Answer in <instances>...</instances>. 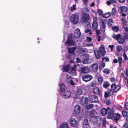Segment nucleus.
<instances>
[{
  "instance_id": "nucleus-61",
  "label": "nucleus",
  "mask_w": 128,
  "mask_h": 128,
  "mask_svg": "<svg viewBox=\"0 0 128 128\" xmlns=\"http://www.w3.org/2000/svg\"><path fill=\"white\" fill-rule=\"evenodd\" d=\"M111 103V101L109 100H107L106 102V104L108 105H109Z\"/></svg>"
},
{
  "instance_id": "nucleus-39",
  "label": "nucleus",
  "mask_w": 128,
  "mask_h": 128,
  "mask_svg": "<svg viewBox=\"0 0 128 128\" xmlns=\"http://www.w3.org/2000/svg\"><path fill=\"white\" fill-rule=\"evenodd\" d=\"M126 72L125 73V75H124V77L126 78L127 79V76H128V68H126Z\"/></svg>"
},
{
  "instance_id": "nucleus-49",
  "label": "nucleus",
  "mask_w": 128,
  "mask_h": 128,
  "mask_svg": "<svg viewBox=\"0 0 128 128\" xmlns=\"http://www.w3.org/2000/svg\"><path fill=\"white\" fill-rule=\"evenodd\" d=\"M122 23L123 24V26H126V20L124 19H122Z\"/></svg>"
},
{
  "instance_id": "nucleus-37",
  "label": "nucleus",
  "mask_w": 128,
  "mask_h": 128,
  "mask_svg": "<svg viewBox=\"0 0 128 128\" xmlns=\"http://www.w3.org/2000/svg\"><path fill=\"white\" fill-rule=\"evenodd\" d=\"M110 14L109 12L106 13L102 15V16L105 18H108L110 16Z\"/></svg>"
},
{
  "instance_id": "nucleus-38",
  "label": "nucleus",
  "mask_w": 128,
  "mask_h": 128,
  "mask_svg": "<svg viewBox=\"0 0 128 128\" xmlns=\"http://www.w3.org/2000/svg\"><path fill=\"white\" fill-rule=\"evenodd\" d=\"M60 128H68V126L66 124H63L60 125Z\"/></svg>"
},
{
  "instance_id": "nucleus-32",
  "label": "nucleus",
  "mask_w": 128,
  "mask_h": 128,
  "mask_svg": "<svg viewBox=\"0 0 128 128\" xmlns=\"http://www.w3.org/2000/svg\"><path fill=\"white\" fill-rule=\"evenodd\" d=\"M94 106L93 104H90L86 106L85 108L86 110H89L92 108Z\"/></svg>"
},
{
  "instance_id": "nucleus-62",
  "label": "nucleus",
  "mask_w": 128,
  "mask_h": 128,
  "mask_svg": "<svg viewBox=\"0 0 128 128\" xmlns=\"http://www.w3.org/2000/svg\"><path fill=\"white\" fill-rule=\"evenodd\" d=\"M96 83L92 82V84H91V86L92 87H95L96 86Z\"/></svg>"
},
{
  "instance_id": "nucleus-42",
  "label": "nucleus",
  "mask_w": 128,
  "mask_h": 128,
  "mask_svg": "<svg viewBox=\"0 0 128 128\" xmlns=\"http://www.w3.org/2000/svg\"><path fill=\"white\" fill-rule=\"evenodd\" d=\"M70 71L72 73H74L76 72V68L74 67H72L70 68Z\"/></svg>"
},
{
  "instance_id": "nucleus-59",
  "label": "nucleus",
  "mask_w": 128,
  "mask_h": 128,
  "mask_svg": "<svg viewBox=\"0 0 128 128\" xmlns=\"http://www.w3.org/2000/svg\"><path fill=\"white\" fill-rule=\"evenodd\" d=\"M86 39L89 42L91 41L92 40V38L90 37H87L86 38Z\"/></svg>"
},
{
  "instance_id": "nucleus-54",
  "label": "nucleus",
  "mask_w": 128,
  "mask_h": 128,
  "mask_svg": "<svg viewBox=\"0 0 128 128\" xmlns=\"http://www.w3.org/2000/svg\"><path fill=\"white\" fill-rule=\"evenodd\" d=\"M116 48L117 50L120 51L122 50V47L120 46H117Z\"/></svg>"
},
{
  "instance_id": "nucleus-47",
  "label": "nucleus",
  "mask_w": 128,
  "mask_h": 128,
  "mask_svg": "<svg viewBox=\"0 0 128 128\" xmlns=\"http://www.w3.org/2000/svg\"><path fill=\"white\" fill-rule=\"evenodd\" d=\"M97 11L99 15L101 16L102 14V11L101 10L98 9Z\"/></svg>"
},
{
  "instance_id": "nucleus-55",
  "label": "nucleus",
  "mask_w": 128,
  "mask_h": 128,
  "mask_svg": "<svg viewBox=\"0 0 128 128\" xmlns=\"http://www.w3.org/2000/svg\"><path fill=\"white\" fill-rule=\"evenodd\" d=\"M123 56L124 58V59L126 60H127L128 59V58L127 56L125 53L123 54Z\"/></svg>"
},
{
  "instance_id": "nucleus-51",
  "label": "nucleus",
  "mask_w": 128,
  "mask_h": 128,
  "mask_svg": "<svg viewBox=\"0 0 128 128\" xmlns=\"http://www.w3.org/2000/svg\"><path fill=\"white\" fill-rule=\"evenodd\" d=\"M110 80L111 82H113L116 81V79L114 77H112L110 78Z\"/></svg>"
},
{
  "instance_id": "nucleus-17",
  "label": "nucleus",
  "mask_w": 128,
  "mask_h": 128,
  "mask_svg": "<svg viewBox=\"0 0 128 128\" xmlns=\"http://www.w3.org/2000/svg\"><path fill=\"white\" fill-rule=\"evenodd\" d=\"M92 70L94 72H96L98 69V65L96 63H94L92 64L91 66Z\"/></svg>"
},
{
  "instance_id": "nucleus-9",
  "label": "nucleus",
  "mask_w": 128,
  "mask_h": 128,
  "mask_svg": "<svg viewBox=\"0 0 128 128\" xmlns=\"http://www.w3.org/2000/svg\"><path fill=\"white\" fill-rule=\"evenodd\" d=\"M111 88L112 90H113L114 92H116L120 89V86H116L115 83H114L111 84Z\"/></svg>"
},
{
  "instance_id": "nucleus-58",
  "label": "nucleus",
  "mask_w": 128,
  "mask_h": 128,
  "mask_svg": "<svg viewBox=\"0 0 128 128\" xmlns=\"http://www.w3.org/2000/svg\"><path fill=\"white\" fill-rule=\"evenodd\" d=\"M76 62L77 63L80 62L81 61L79 58H76Z\"/></svg>"
},
{
  "instance_id": "nucleus-24",
  "label": "nucleus",
  "mask_w": 128,
  "mask_h": 128,
  "mask_svg": "<svg viewBox=\"0 0 128 128\" xmlns=\"http://www.w3.org/2000/svg\"><path fill=\"white\" fill-rule=\"evenodd\" d=\"M82 94V89L79 88L77 89L76 92V94L77 96H79L80 95Z\"/></svg>"
},
{
  "instance_id": "nucleus-5",
  "label": "nucleus",
  "mask_w": 128,
  "mask_h": 128,
  "mask_svg": "<svg viewBox=\"0 0 128 128\" xmlns=\"http://www.w3.org/2000/svg\"><path fill=\"white\" fill-rule=\"evenodd\" d=\"M79 16L77 14H73L70 18V19L72 22L74 24H76L79 20Z\"/></svg>"
},
{
  "instance_id": "nucleus-23",
  "label": "nucleus",
  "mask_w": 128,
  "mask_h": 128,
  "mask_svg": "<svg viewBox=\"0 0 128 128\" xmlns=\"http://www.w3.org/2000/svg\"><path fill=\"white\" fill-rule=\"evenodd\" d=\"M76 49L75 47H72L71 48H69L68 49V53L70 54L73 53Z\"/></svg>"
},
{
  "instance_id": "nucleus-53",
  "label": "nucleus",
  "mask_w": 128,
  "mask_h": 128,
  "mask_svg": "<svg viewBox=\"0 0 128 128\" xmlns=\"http://www.w3.org/2000/svg\"><path fill=\"white\" fill-rule=\"evenodd\" d=\"M122 128H128V123H125L123 126Z\"/></svg>"
},
{
  "instance_id": "nucleus-52",
  "label": "nucleus",
  "mask_w": 128,
  "mask_h": 128,
  "mask_svg": "<svg viewBox=\"0 0 128 128\" xmlns=\"http://www.w3.org/2000/svg\"><path fill=\"white\" fill-rule=\"evenodd\" d=\"M109 94H108V92H105L104 93V97L106 98H108V96H110V95H109Z\"/></svg>"
},
{
  "instance_id": "nucleus-4",
  "label": "nucleus",
  "mask_w": 128,
  "mask_h": 128,
  "mask_svg": "<svg viewBox=\"0 0 128 128\" xmlns=\"http://www.w3.org/2000/svg\"><path fill=\"white\" fill-rule=\"evenodd\" d=\"M73 38L72 34H70L68 36L67 40L65 43V45L67 44L68 46H73L74 45V42L73 40Z\"/></svg>"
},
{
  "instance_id": "nucleus-11",
  "label": "nucleus",
  "mask_w": 128,
  "mask_h": 128,
  "mask_svg": "<svg viewBox=\"0 0 128 128\" xmlns=\"http://www.w3.org/2000/svg\"><path fill=\"white\" fill-rule=\"evenodd\" d=\"M89 70L88 66H85L81 68L79 71L80 73L86 74L89 72Z\"/></svg>"
},
{
  "instance_id": "nucleus-28",
  "label": "nucleus",
  "mask_w": 128,
  "mask_h": 128,
  "mask_svg": "<svg viewBox=\"0 0 128 128\" xmlns=\"http://www.w3.org/2000/svg\"><path fill=\"white\" fill-rule=\"evenodd\" d=\"M109 61V58L107 56L105 57H103L102 58V61L101 62H102L104 61L105 62H108Z\"/></svg>"
},
{
  "instance_id": "nucleus-56",
  "label": "nucleus",
  "mask_w": 128,
  "mask_h": 128,
  "mask_svg": "<svg viewBox=\"0 0 128 128\" xmlns=\"http://www.w3.org/2000/svg\"><path fill=\"white\" fill-rule=\"evenodd\" d=\"M126 26H123L125 31L126 32H128V28H126Z\"/></svg>"
},
{
  "instance_id": "nucleus-64",
  "label": "nucleus",
  "mask_w": 128,
  "mask_h": 128,
  "mask_svg": "<svg viewBox=\"0 0 128 128\" xmlns=\"http://www.w3.org/2000/svg\"><path fill=\"white\" fill-rule=\"evenodd\" d=\"M96 33L97 34V36H98L100 34V31L99 30H96Z\"/></svg>"
},
{
  "instance_id": "nucleus-27",
  "label": "nucleus",
  "mask_w": 128,
  "mask_h": 128,
  "mask_svg": "<svg viewBox=\"0 0 128 128\" xmlns=\"http://www.w3.org/2000/svg\"><path fill=\"white\" fill-rule=\"evenodd\" d=\"M105 66V64L104 62H101L99 66V70H101Z\"/></svg>"
},
{
  "instance_id": "nucleus-13",
  "label": "nucleus",
  "mask_w": 128,
  "mask_h": 128,
  "mask_svg": "<svg viewBox=\"0 0 128 128\" xmlns=\"http://www.w3.org/2000/svg\"><path fill=\"white\" fill-rule=\"evenodd\" d=\"M97 20V18L96 17H94L93 19V21L92 24V27L94 30H96L98 26Z\"/></svg>"
},
{
  "instance_id": "nucleus-34",
  "label": "nucleus",
  "mask_w": 128,
  "mask_h": 128,
  "mask_svg": "<svg viewBox=\"0 0 128 128\" xmlns=\"http://www.w3.org/2000/svg\"><path fill=\"white\" fill-rule=\"evenodd\" d=\"M89 58H84L82 61V63L84 64H86L89 63Z\"/></svg>"
},
{
  "instance_id": "nucleus-20",
  "label": "nucleus",
  "mask_w": 128,
  "mask_h": 128,
  "mask_svg": "<svg viewBox=\"0 0 128 128\" xmlns=\"http://www.w3.org/2000/svg\"><path fill=\"white\" fill-rule=\"evenodd\" d=\"M94 94L100 96L101 95L99 89L98 87H95L93 89Z\"/></svg>"
},
{
  "instance_id": "nucleus-2",
  "label": "nucleus",
  "mask_w": 128,
  "mask_h": 128,
  "mask_svg": "<svg viewBox=\"0 0 128 128\" xmlns=\"http://www.w3.org/2000/svg\"><path fill=\"white\" fill-rule=\"evenodd\" d=\"M94 55L96 58L98 59H99L100 58V56L99 54L102 56H104L106 54V52L105 51V48L104 47L100 46L98 51L96 50H94Z\"/></svg>"
},
{
  "instance_id": "nucleus-48",
  "label": "nucleus",
  "mask_w": 128,
  "mask_h": 128,
  "mask_svg": "<svg viewBox=\"0 0 128 128\" xmlns=\"http://www.w3.org/2000/svg\"><path fill=\"white\" fill-rule=\"evenodd\" d=\"M75 5L74 4H73L72 6L70 7V10L71 11H72L73 10H76V8H75Z\"/></svg>"
},
{
  "instance_id": "nucleus-41",
  "label": "nucleus",
  "mask_w": 128,
  "mask_h": 128,
  "mask_svg": "<svg viewBox=\"0 0 128 128\" xmlns=\"http://www.w3.org/2000/svg\"><path fill=\"white\" fill-rule=\"evenodd\" d=\"M124 40H127L128 39V33H124Z\"/></svg>"
},
{
  "instance_id": "nucleus-35",
  "label": "nucleus",
  "mask_w": 128,
  "mask_h": 128,
  "mask_svg": "<svg viewBox=\"0 0 128 128\" xmlns=\"http://www.w3.org/2000/svg\"><path fill=\"white\" fill-rule=\"evenodd\" d=\"M124 8L126 9L127 8L125 6H124L118 9V11L121 14L123 12V9Z\"/></svg>"
},
{
  "instance_id": "nucleus-6",
  "label": "nucleus",
  "mask_w": 128,
  "mask_h": 128,
  "mask_svg": "<svg viewBox=\"0 0 128 128\" xmlns=\"http://www.w3.org/2000/svg\"><path fill=\"white\" fill-rule=\"evenodd\" d=\"M88 100L87 97L82 96L80 100V104L83 106H86L88 104Z\"/></svg>"
},
{
  "instance_id": "nucleus-43",
  "label": "nucleus",
  "mask_w": 128,
  "mask_h": 128,
  "mask_svg": "<svg viewBox=\"0 0 128 128\" xmlns=\"http://www.w3.org/2000/svg\"><path fill=\"white\" fill-rule=\"evenodd\" d=\"M98 80L99 83L100 84H102L103 81L102 78L101 77H99L98 78Z\"/></svg>"
},
{
  "instance_id": "nucleus-3",
  "label": "nucleus",
  "mask_w": 128,
  "mask_h": 128,
  "mask_svg": "<svg viewBox=\"0 0 128 128\" xmlns=\"http://www.w3.org/2000/svg\"><path fill=\"white\" fill-rule=\"evenodd\" d=\"M90 19V16L89 14L84 12H82L80 18V21L81 23L86 24L88 22V21Z\"/></svg>"
},
{
  "instance_id": "nucleus-33",
  "label": "nucleus",
  "mask_w": 128,
  "mask_h": 128,
  "mask_svg": "<svg viewBox=\"0 0 128 128\" xmlns=\"http://www.w3.org/2000/svg\"><path fill=\"white\" fill-rule=\"evenodd\" d=\"M103 72L104 74H108L110 73V70L108 68H105L103 70Z\"/></svg>"
},
{
  "instance_id": "nucleus-8",
  "label": "nucleus",
  "mask_w": 128,
  "mask_h": 128,
  "mask_svg": "<svg viewBox=\"0 0 128 128\" xmlns=\"http://www.w3.org/2000/svg\"><path fill=\"white\" fill-rule=\"evenodd\" d=\"M106 23V22H105L104 20H101L100 22V30L103 32V33L105 32V30L106 28L105 24Z\"/></svg>"
},
{
  "instance_id": "nucleus-57",
  "label": "nucleus",
  "mask_w": 128,
  "mask_h": 128,
  "mask_svg": "<svg viewBox=\"0 0 128 128\" xmlns=\"http://www.w3.org/2000/svg\"><path fill=\"white\" fill-rule=\"evenodd\" d=\"M108 47L110 49L111 51H112L113 48L114 47V45H110L108 46Z\"/></svg>"
},
{
  "instance_id": "nucleus-46",
  "label": "nucleus",
  "mask_w": 128,
  "mask_h": 128,
  "mask_svg": "<svg viewBox=\"0 0 128 128\" xmlns=\"http://www.w3.org/2000/svg\"><path fill=\"white\" fill-rule=\"evenodd\" d=\"M122 116L124 117H125L127 116V113L125 110H123L122 112Z\"/></svg>"
},
{
  "instance_id": "nucleus-10",
  "label": "nucleus",
  "mask_w": 128,
  "mask_h": 128,
  "mask_svg": "<svg viewBox=\"0 0 128 128\" xmlns=\"http://www.w3.org/2000/svg\"><path fill=\"white\" fill-rule=\"evenodd\" d=\"M60 94L63 98H67L70 97L71 93L69 91H66L64 92L61 93Z\"/></svg>"
},
{
  "instance_id": "nucleus-7",
  "label": "nucleus",
  "mask_w": 128,
  "mask_h": 128,
  "mask_svg": "<svg viewBox=\"0 0 128 128\" xmlns=\"http://www.w3.org/2000/svg\"><path fill=\"white\" fill-rule=\"evenodd\" d=\"M82 80L86 82L90 80L93 78L92 76L90 74H83L82 76Z\"/></svg>"
},
{
  "instance_id": "nucleus-15",
  "label": "nucleus",
  "mask_w": 128,
  "mask_h": 128,
  "mask_svg": "<svg viewBox=\"0 0 128 128\" xmlns=\"http://www.w3.org/2000/svg\"><path fill=\"white\" fill-rule=\"evenodd\" d=\"M80 107L78 105H76L74 106V112L75 114L77 116L79 114L80 112Z\"/></svg>"
},
{
  "instance_id": "nucleus-19",
  "label": "nucleus",
  "mask_w": 128,
  "mask_h": 128,
  "mask_svg": "<svg viewBox=\"0 0 128 128\" xmlns=\"http://www.w3.org/2000/svg\"><path fill=\"white\" fill-rule=\"evenodd\" d=\"M70 121L71 125L72 127H75L76 126L77 122L74 118H71Z\"/></svg>"
},
{
  "instance_id": "nucleus-31",
  "label": "nucleus",
  "mask_w": 128,
  "mask_h": 128,
  "mask_svg": "<svg viewBox=\"0 0 128 128\" xmlns=\"http://www.w3.org/2000/svg\"><path fill=\"white\" fill-rule=\"evenodd\" d=\"M110 85V84L108 82H105L103 84L102 86L103 87L105 88H107Z\"/></svg>"
},
{
  "instance_id": "nucleus-44",
  "label": "nucleus",
  "mask_w": 128,
  "mask_h": 128,
  "mask_svg": "<svg viewBox=\"0 0 128 128\" xmlns=\"http://www.w3.org/2000/svg\"><path fill=\"white\" fill-rule=\"evenodd\" d=\"M118 60L119 64V66H120L121 65L122 62V58L121 57H119L118 58Z\"/></svg>"
},
{
  "instance_id": "nucleus-30",
  "label": "nucleus",
  "mask_w": 128,
  "mask_h": 128,
  "mask_svg": "<svg viewBox=\"0 0 128 128\" xmlns=\"http://www.w3.org/2000/svg\"><path fill=\"white\" fill-rule=\"evenodd\" d=\"M112 30L114 32H117L119 31V28L117 26H112Z\"/></svg>"
},
{
  "instance_id": "nucleus-60",
  "label": "nucleus",
  "mask_w": 128,
  "mask_h": 128,
  "mask_svg": "<svg viewBox=\"0 0 128 128\" xmlns=\"http://www.w3.org/2000/svg\"><path fill=\"white\" fill-rule=\"evenodd\" d=\"M84 11L86 13H88L89 12V10L87 8H85L84 9Z\"/></svg>"
},
{
  "instance_id": "nucleus-45",
  "label": "nucleus",
  "mask_w": 128,
  "mask_h": 128,
  "mask_svg": "<svg viewBox=\"0 0 128 128\" xmlns=\"http://www.w3.org/2000/svg\"><path fill=\"white\" fill-rule=\"evenodd\" d=\"M102 126L104 127L106 126V120L105 119H103L102 122Z\"/></svg>"
},
{
  "instance_id": "nucleus-36",
  "label": "nucleus",
  "mask_w": 128,
  "mask_h": 128,
  "mask_svg": "<svg viewBox=\"0 0 128 128\" xmlns=\"http://www.w3.org/2000/svg\"><path fill=\"white\" fill-rule=\"evenodd\" d=\"M108 93L110 94V96L112 95L114 92L111 89H108Z\"/></svg>"
},
{
  "instance_id": "nucleus-26",
  "label": "nucleus",
  "mask_w": 128,
  "mask_h": 128,
  "mask_svg": "<svg viewBox=\"0 0 128 128\" xmlns=\"http://www.w3.org/2000/svg\"><path fill=\"white\" fill-rule=\"evenodd\" d=\"M70 67V65L68 64L64 66L63 67V68L66 72H68L69 70Z\"/></svg>"
},
{
  "instance_id": "nucleus-63",
  "label": "nucleus",
  "mask_w": 128,
  "mask_h": 128,
  "mask_svg": "<svg viewBox=\"0 0 128 128\" xmlns=\"http://www.w3.org/2000/svg\"><path fill=\"white\" fill-rule=\"evenodd\" d=\"M70 84L72 86H74L75 85L74 83L73 82V80H70Z\"/></svg>"
},
{
  "instance_id": "nucleus-1",
  "label": "nucleus",
  "mask_w": 128,
  "mask_h": 128,
  "mask_svg": "<svg viewBox=\"0 0 128 128\" xmlns=\"http://www.w3.org/2000/svg\"><path fill=\"white\" fill-rule=\"evenodd\" d=\"M102 115L105 116L107 114L106 118L108 119H113L115 116L114 110L111 109L109 107L106 108H103L101 110Z\"/></svg>"
},
{
  "instance_id": "nucleus-16",
  "label": "nucleus",
  "mask_w": 128,
  "mask_h": 128,
  "mask_svg": "<svg viewBox=\"0 0 128 128\" xmlns=\"http://www.w3.org/2000/svg\"><path fill=\"white\" fill-rule=\"evenodd\" d=\"M81 35V33L79 28H76L75 30L74 34V37L77 38L80 37Z\"/></svg>"
},
{
  "instance_id": "nucleus-50",
  "label": "nucleus",
  "mask_w": 128,
  "mask_h": 128,
  "mask_svg": "<svg viewBox=\"0 0 128 128\" xmlns=\"http://www.w3.org/2000/svg\"><path fill=\"white\" fill-rule=\"evenodd\" d=\"M116 13V10L114 8H113L112 11V13L114 15H115Z\"/></svg>"
},
{
  "instance_id": "nucleus-12",
  "label": "nucleus",
  "mask_w": 128,
  "mask_h": 128,
  "mask_svg": "<svg viewBox=\"0 0 128 128\" xmlns=\"http://www.w3.org/2000/svg\"><path fill=\"white\" fill-rule=\"evenodd\" d=\"M89 100L93 102H97L98 101L97 96L95 95L90 96L89 97Z\"/></svg>"
},
{
  "instance_id": "nucleus-22",
  "label": "nucleus",
  "mask_w": 128,
  "mask_h": 128,
  "mask_svg": "<svg viewBox=\"0 0 128 128\" xmlns=\"http://www.w3.org/2000/svg\"><path fill=\"white\" fill-rule=\"evenodd\" d=\"M97 114V112L95 110L91 111L89 114L90 117L93 118Z\"/></svg>"
},
{
  "instance_id": "nucleus-14",
  "label": "nucleus",
  "mask_w": 128,
  "mask_h": 128,
  "mask_svg": "<svg viewBox=\"0 0 128 128\" xmlns=\"http://www.w3.org/2000/svg\"><path fill=\"white\" fill-rule=\"evenodd\" d=\"M94 124L96 126L100 125L101 122V119L98 117L96 116L94 120Z\"/></svg>"
},
{
  "instance_id": "nucleus-21",
  "label": "nucleus",
  "mask_w": 128,
  "mask_h": 128,
  "mask_svg": "<svg viewBox=\"0 0 128 128\" xmlns=\"http://www.w3.org/2000/svg\"><path fill=\"white\" fill-rule=\"evenodd\" d=\"M60 87V93L64 92L65 90V85L62 84H59Z\"/></svg>"
},
{
  "instance_id": "nucleus-18",
  "label": "nucleus",
  "mask_w": 128,
  "mask_h": 128,
  "mask_svg": "<svg viewBox=\"0 0 128 128\" xmlns=\"http://www.w3.org/2000/svg\"><path fill=\"white\" fill-rule=\"evenodd\" d=\"M120 115L118 113H115V116L113 118V121L115 122H117L118 120L120 119Z\"/></svg>"
},
{
  "instance_id": "nucleus-25",
  "label": "nucleus",
  "mask_w": 128,
  "mask_h": 128,
  "mask_svg": "<svg viewBox=\"0 0 128 128\" xmlns=\"http://www.w3.org/2000/svg\"><path fill=\"white\" fill-rule=\"evenodd\" d=\"M121 35L120 34H118L117 35L113 34L112 35V38L114 39H116L117 41L121 37Z\"/></svg>"
},
{
  "instance_id": "nucleus-40",
  "label": "nucleus",
  "mask_w": 128,
  "mask_h": 128,
  "mask_svg": "<svg viewBox=\"0 0 128 128\" xmlns=\"http://www.w3.org/2000/svg\"><path fill=\"white\" fill-rule=\"evenodd\" d=\"M82 56L84 58H89V55L88 54H82Z\"/></svg>"
},
{
  "instance_id": "nucleus-29",
  "label": "nucleus",
  "mask_w": 128,
  "mask_h": 128,
  "mask_svg": "<svg viewBox=\"0 0 128 128\" xmlns=\"http://www.w3.org/2000/svg\"><path fill=\"white\" fill-rule=\"evenodd\" d=\"M118 42L120 44H123L125 42L124 39L122 37H120L118 40Z\"/></svg>"
}]
</instances>
